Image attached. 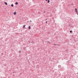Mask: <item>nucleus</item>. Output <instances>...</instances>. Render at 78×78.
I'll return each instance as SVG.
<instances>
[{
  "label": "nucleus",
  "instance_id": "f257e3e1",
  "mask_svg": "<svg viewBox=\"0 0 78 78\" xmlns=\"http://www.w3.org/2000/svg\"><path fill=\"white\" fill-rule=\"evenodd\" d=\"M75 12H77V13H78V11H77V9H75Z\"/></svg>",
  "mask_w": 78,
  "mask_h": 78
},
{
  "label": "nucleus",
  "instance_id": "f03ea898",
  "mask_svg": "<svg viewBox=\"0 0 78 78\" xmlns=\"http://www.w3.org/2000/svg\"><path fill=\"white\" fill-rule=\"evenodd\" d=\"M13 14L14 15H16L17 14V12H14Z\"/></svg>",
  "mask_w": 78,
  "mask_h": 78
},
{
  "label": "nucleus",
  "instance_id": "7ed1b4c3",
  "mask_svg": "<svg viewBox=\"0 0 78 78\" xmlns=\"http://www.w3.org/2000/svg\"><path fill=\"white\" fill-rule=\"evenodd\" d=\"M48 1V3H50V1L49 0H46V1Z\"/></svg>",
  "mask_w": 78,
  "mask_h": 78
},
{
  "label": "nucleus",
  "instance_id": "20e7f679",
  "mask_svg": "<svg viewBox=\"0 0 78 78\" xmlns=\"http://www.w3.org/2000/svg\"><path fill=\"white\" fill-rule=\"evenodd\" d=\"M47 42H48V44H50V41H47Z\"/></svg>",
  "mask_w": 78,
  "mask_h": 78
},
{
  "label": "nucleus",
  "instance_id": "39448f33",
  "mask_svg": "<svg viewBox=\"0 0 78 78\" xmlns=\"http://www.w3.org/2000/svg\"><path fill=\"white\" fill-rule=\"evenodd\" d=\"M5 5H8V4L6 2H5Z\"/></svg>",
  "mask_w": 78,
  "mask_h": 78
},
{
  "label": "nucleus",
  "instance_id": "423d86ee",
  "mask_svg": "<svg viewBox=\"0 0 78 78\" xmlns=\"http://www.w3.org/2000/svg\"><path fill=\"white\" fill-rule=\"evenodd\" d=\"M25 25H24L23 26V28H25Z\"/></svg>",
  "mask_w": 78,
  "mask_h": 78
},
{
  "label": "nucleus",
  "instance_id": "0eeeda50",
  "mask_svg": "<svg viewBox=\"0 0 78 78\" xmlns=\"http://www.w3.org/2000/svg\"><path fill=\"white\" fill-rule=\"evenodd\" d=\"M11 6H12V7H13L14 6V5H13V4H12L11 5Z\"/></svg>",
  "mask_w": 78,
  "mask_h": 78
},
{
  "label": "nucleus",
  "instance_id": "6e6552de",
  "mask_svg": "<svg viewBox=\"0 0 78 78\" xmlns=\"http://www.w3.org/2000/svg\"><path fill=\"white\" fill-rule=\"evenodd\" d=\"M29 29H31V27L30 26L29 27Z\"/></svg>",
  "mask_w": 78,
  "mask_h": 78
},
{
  "label": "nucleus",
  "instance_id": "1a4fd4ad",
  "mask_svg": "<svg viewBox=\"0 0 78 78\" xmlns=\"http://www.w3.org/2000/svg\"><path fill=\"white\" fill-rule=\"evenodd\" d=\"M16 5H18V3H17V2H16Z\"/></svg>",
  "mask_w": 78,
  "mask_h": 78
},
{
  "label": "nucleus",
  "instance_id": "9d476101",
  "mask_svg": "<svg viewBox=\"0 0 78 78\" xmlns=\"http://www.w3.org/2000/svg\"><path fill=\"white\" fill-rule=\"evenodd\" d=\"M70 33H72V30H71L70 31Z\"/></svg>",
  "mask_w": 78,
  "mask_h": 78
},
{
  "label": "nucleus",
  "instance_id": "9b49d317",
  "mask_svg": "<svg viewBox=\"0 0 78 78\" xmlns=\"http://www.w3.org/2000/svg\"><path fill=\"white\" fill-rule=\"evenodd\" d=\"M30 22H31L32 21H31V20H30Z\"/></svg>",
  "mask_w": 78,
  "mask_h": 78
},
{
  "label": "nucleus",
  "instance_id": "f8f14e48",
  "mask_svg": "<svg viewBox=\"0 0 78 78\" xmlns=\"http://www.w3.org/2000/svg\"><path fill=\"white\" fill-rule=\"evenodd\" d=\"M46 23H47V21H46Z\"/></svg>",
  "mask_w": 78,
  "mask_h": 78
},
{
  "label": "nucleus",
  "instance_id": "ddd939ff",
  "mask_svg": "<svg viewBox=\"0 0 78 78\" xmlns=\"http://www.w3.org/2000/svg\"><path fill=\"white\" fill-rule=\"evenodd\" d=\"M55 45H56V44H55Z\"/></svg>",
  "mask_w": 78,
  "mask_h": 78
}]
</instances>
